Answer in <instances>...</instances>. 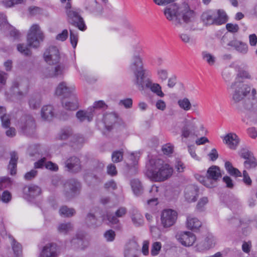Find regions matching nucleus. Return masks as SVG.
I'll return each instance as SVG.
<instances>
[{"instance_id": "obj_1", "label": "nucleus", "mask_w": 257, "mask_h": 257, "mask_svg": "<svg viewBox=\"0 0 257 257\" xmlns=\"http://www.w3.org/2000/svg\"><path fill=\"white\" fill-rule=\"evenodd\" d=\"M235 70L237 72L236 76L234 81L230 85V88L232 89L231 100L232 102L238 103L246 98L253 88L249 84L243 83L241 79L251 80L253 77L246 68L236 66Z\"/></svg>"}, {"instance_id": "obj_2", "label": "nucleus", "mask_w": 257, "mask_h": 257, "mask_svg": "<svg viewBox=\"0 0 257 257\" xmlns=\"http://www.w3.org/2000/svg\"><path fill=\"white\" fill-rule=\"evenodd\" d=\"M166 18L176 27H184L193 17L194 11L188 5L184 3L180 6L176 4L166 7L164 10Z\"/></svg>"}, {"instance_id": "obj_3", "label": "nucleus", "mask_w": 257, "mask_h": 257, "mask_svg": "<svg viewBox=\"0 0 257 257\" xmlns=\"http://www.w3.org/2000/svg\"><path fill=\"white\" fill-rule=\"evenodd\" d=\"M44 39V34L40 30L39 26L34 24L30 29L27 35V45L19 44L17 45V50L25 56H30L32 54V52L28 46L37 48L40 46V43L43 41Z\"/></svg>"}, {"instance_id": "obj_4", "label": "nucleus", "mask_w": 257, "mask_h": 257, "mask_svg": "<svg viewBox=\"0 0 257 257\" xmlns=\"http://www.w3.org/2000/svg\"><path fill=\"white\" fill-rule=\"evenodd\" d=\"M148 169V176L156 182L164 181L172 174L173 170L168 164L160 159H151Z\"/></svg>"}, {"instance_id": "obj_5", "label": "nucleus", "mask_w": 257, "mask_h": 257, "mask_svg": "<svg viewBox=\"0 0 257 257\" xmlns=\"http://www.w3.org/2000/svg\"><path fill=\"white\" fill-rule=\"evenodd\" d=\"M130 69L134 75V82L140 90L144 89V79L150 73L144 66L143 58L139 52H135L131 60Z\"/></svg>"}, {"instance_id": "obj_6", "label": "nucleus", "mask_w": 257, "mask_h": 257, "mask_svg": "<svg viewBox=\"0 0 257 257\" xmlns=\"http://www.w3.org/2000/svg\"><path fill=\"white\" fill-rule=\"evenodd\" d=\"M256 90L253 88L251 91V97L244 98L238 103L232 102L236 108L241 112L246 111V117L248 121L253 123H257V99Z\"/></svg>"}, {"instance_id": "obj_7", "label": "nucleus", "mask_w": 257, "mask_h": 257, "mask_svg": "<svg viewBox=\"0 0 257 257\" xmlns=\"http://www.w3.org/2000/svg\"><path fill=\"white\" fill-rule=\"evenodd\" d=\"M201 20L205 26L220 25L227 20L225 12L222 10H218L217 12L211 11L204 12L201 16Z\"/></svg>"}, {"instance_id": "obj_8", "label": "nucleus", "mask_w": 257, "mask_h": 257, "mask_svg": "<svg viewBox=\"0 0 257 257\" xmlns=\"http://www.w3.org/2000/svg\"><path fill=\"white\" fill-rule=\"evenodd\" d=\"M65 13L67 17L68 22L81 31L86 29L83 19L80 15V10L76 8H72L70 3H67L65 7Z\"/></svg>"}, {"instance_id": "obj_9", "label": "nucleus", "mask_w": 257, "mask_h": 257, "mask_svg": "<svg viewBox=\"0 0 257 257\" xmlns=\"http://www.w3.org/2000/svg\"><path fill=\"white\" fill-rule=\"evenodd\" d=\"M29 87L27 80L17 78L12 81L10 91L12 95L18 99H21L28 94Z\"/></svg>"}, {"instance_id": "obj_10", "label": "nucleus", "mask_w": 257, "mask_h": 257, "mask_svg": "<svg viewBox=\"0 0 257 257\" xmlns=\"http://www.w3.org/2000/svg\"><path fill=\"white\" fill-rule=\"evenodd\" d=\"M197 118L191 117L190 119H185L181 127V137L190 140H194L198 136V127L196 124Z\"/></svg>"}, {"instance_id": "obj_11", "label": "nucleus", "mask_w": 257, "mask_h": 257, "mask_svg": "<svg viewBox=\"0 0 257 257\" xmlns=\"http://www.w3.org/2000/svg\"><path fill=\"white\" fill-rule=\"evenodd\" d=\"M19 125L21 132L25 135L32 136L36 133V122L31 115H27L22 117Z\"/></svg>"}, {"instance_id": "obj_12", "label": "nucleus", "mask_w": 257, "mask_h": 257, "mask_svg": "<svg viewBox=\"0 0 257 257\" xmlns=\"http://www.w3.org/2000/svg\"><path fill=\"white\" fill-rule=\"evenodd\" d=\"M208 183V188H213L217 185V182L222 177L221 171L219 167L213 165L209 167L206 174Z\"/></svg>"}, {"instance_id": "obj_13", "label": "nucleus", "mask_w": 257, "mask_h": 257, "mask_svg": "<svg viewBox=\"0 0 257 257\" xmlns=\"http://www.w3.org/2000/svg\"><path fill=\"white\" fill-rule=\"evenodd\" d=\"M43 58L47 63L54 65L59 62L60 54L59 49L56 46H50L45 50Z\"/></svg>"}, {"instance_id": "obj_14", "label": "nucleus", "mask_w": 257, "mask_h": 257, "mask_svg": "<svg viewBox=\"0 0 257 257\" xmlns=\"http://www.w3.org/2000/svg\"><path fill=\"white\" fill-rule=\"evenodd\" d=\"M64 188L66 197L71 198L80 192L81 185L77 180L71 179L65 184Z\"/></svg>"}, {"instance_id": "obj_15", "label": "nucleus", "mask_w": 257, "mask_h": 257, "mask_svg": "<svg viewBox=\"0 0 257 257\" xmlns=\"http://www.w3.org/2000/svg\"><path fill=\"white\" fill-rule=\"evenodd\" d=\"M177 212L172 209H166L163 210L161 215V224L165 228L172 226L177 219Z\"/></svg>"}, {"instance_id": "obj_16", "label": "nucleus", "mask_w": 257, "mask_h": 257, "mask_svg": "<svg viewBox=\"0 0 257 257\" xmlns=\"http://www.w3.org/2000/svg\"><path fill=\"white\" fill-rule=\"evenodd\" d=\"M176 238L185 246L192 245L196 239L195 235L190 231H179L177 233Z\"/></svg>"}, {"instance_id": "obj_17", "label": "nucleus", "mask_w": 257, "mask_h": 257, "mask_svg": "<svg viewBox=\"0 0 257 257\" xmlns=\"http://www.w3.org/2000/svg\"><path fill=\"white\" fill-rule=\"evenodd\" d=\"M75 88L73 85H67L65 82H62L59 84L55 91V94L61 96L62 99H64L74 95L75 93Z\"/></svg>"}, {"instance_id": "obj_18", "label": "nucleus", "mask_w": 257, "mask_h": 257, "mask_svg": "<svg viewBox=\"0 0 257 257\" xmlns=\"http://www.w3.org/2000/svg\"><path fill=\"white\" fill-rule=\"evenodd\" d=\"M140 253V247L136 240L128 242L124 250V257H138Z\"/></svg>"}, {"instance_id": "obj_19", "label": "nucleus", "mask_w": 257, "mask_h": 257, "mask_svg": "<svg viewBox=\"0 0 257 257\" xmlns=\"http://www.w3.org/2000/svg\"><path fill=\"white\" fill-rule=\"evenodd\" d=\"M59 254V248L55 243H49L43 247L39 257H56Z\"/></svg>"}, {"instance_id": "obj_20", "label": "nucleus", "mask_w": 257, "mask_h": 257, "mask_svg": "<svg viewBox=\"0 0 257 257\" xmlns=\"http://www.w3.org/2000/svg\"><path fill=\"white\" fill-rule=\"evenodd\" d=\"M61 102L63 107L67 111H75L79 108L78 98L76 94L69 97L62 99Z\"/></svg>"}, {"instance_id": "obj_21", "label": "nucleus", "mask_w": 257, "mask_h": 257, "mask_svg": "<svg viewBox=\"0 0 257 257\" xmlns=\"http://www.w3.org/2000/svg\"><path fill=\"white\" fill-rule=\"evenodd\" d=\"M65 167L71 172H78L81 169L80 159L75 156L70 157L65 162Z\"/></svg>"}, {"instance_id": "obj_22", "label": "nucleus", "mask_w": 257, "mask_h": 257, "mask_svg": "<svg viewBox=\"0 0 257 257\" xmlns=\"http://www.w3.org/2000/svg\"><path fill=\"white\" fill-rule=\"evenodd\" d=\"M126 209L125 207H120L115 211L114 214H107V219L112 225H116V227L118 228L120 226L119 221L117 217H123L126 214Z\"/></svg>"}, {"instance_id": "obj_23", "label": "nucleus", "mask_w": 257, "mask_h": 257, "mask_svg": "<svg viewBox=\"0 0 257 257\" xmlns=\"http://www.w3.org/2000/svg\"><path fill=\"white\" fill-rule=\"evenodd\" d=\"M198 195V189L194 185L187 186L184 190L185 199L189 202H195Z\"/></svg>"}, {"instance_id": "obj_24", "label": "nucleus", "mask_w": 257, "mask_h": 257, "mask_svg": "<svg viewBox=\"0 0 257 257\" xmlns=\"http://www.w3.org/2000/svg\"><path fill=\"white\" fill-rule=\"evenodd\" d=\"M223 141L230 149L235 150L239 144V139L235 134L229 133L224 137Z\"/></svg>"}, {"instance_id": "obj_25", "label": "nucleus", "mask_w": 257, "mask_h": 257, "mask_svg": "<svg viewBox=\"0 0 257 257\" xmlns=\"http://www.w3.org/2000/svg\"><path fill=\"white\" fill-rule=\"evenodd\" d=\"M230 47L234 49L238 53L244 55L247 54L248 52V46L247 43L234 39V41L230 43Z\"/></svg>"}, {"instance_id": "obj_26", "label": "nucleus", "mask_w": 257, "mask_h": 257, "mask_svg": "<svg viewBox=\"0 0 257 257\" xmlns=\"http://www.w3.org/2000/svg\"><path fill=\"white\" fill-rule=\"evenodd\" d=\"M92 108H88L87 110H79L76 113V117L79 122H82L85 120L91 121L93 117Z\"/></svg>"}, {"instance_id": "obj_27", "label": "nucleus", "mask_w": 257, "mask_h": 257, "mask_svg": "<svg viewBox=\"0 0 257 257\" xmlns=\"http://www.w3.org/2000/svg\"><path fill=\"white\" fill-rule=\"evenodd\" d=\"M150 88L154 93L160 97H164V93L162 92L161 86L158 83H153L150 79L144 80V88Z\"/></svg>"}, {"instance_id": "obj_28", "label": "nucleus", "mask_w": 257, "mask_h": 257, "mask_svg": "<svg viewBox=\"0 0 257 257\" xmlns=\"http://www.w3.org/2000/svg\"><path fill=\"white\" fill-rule=\"evenodd\" d=\"M215 244V238L212 235L207 236L204 241L200 242L197 244V247L201 250L208 249L214 246Z\"/></svg>"}, {"instance_id": "obj_29", "label": "nucleus", "mask_w": 257, "mask_h": 257, "mask_svg": "<svg viewBox=\"0 0 257 257\" xmlns=\"http://www.w3.org/2000/svg\"><path fill=\"white\" fill-rule=\"evenodd\" d=\"M24 193L30 197L35 198L39 196L41 193V188L37 185H31L24 188Z\"/></svg>"}, {"instance_id": "obj_30", "label": "nucleus", "mask_w": 257, "mask_h": 257, "mask_svg": "<svg viewBox=\"0 0 257 257\" xmlns=\"http://www.w3.org/2000/svg\"><path fill=\"white\" fill-rule=\"evenodd\" d=\"M41 116L44 120H51L54 116L53 106L50 105L44 106L41 109Z\"/></svg>"}, {"instance_id": "obj_31", "label": "nucleus", "mask_w": 257, "mask_h": 257, "mask_svg": "<svg viewBox=\"0 0 257 257\" xmlns=\"http://www.w3.org/2000/svg\"><path fill=\"white\" fill-rule=\"evenodd\" d=\"M11 159L8 165V169L11 175H14L17 173V165L18 160L17 153L15 152L11 153Z\"/></svg>"}, {"instance_id": "obj_32", "label": "nucleus", "mask_w": 257, "mask_h": 257, "mask_svg": "<svg viewBox=\"0 0 257 257\" xmlns=\"http://www.w3.org/2000/svg\"><path fill=\"white\" fill-rule=\"evenodd\" d=\"M9 238L11 240V243L14 253L16 257H21L22 254V245L11 235H9Z\"/></svg>"}, {"instance_id": "obj_33", "label": "nucleus", "mask_w": 257, "mask_h": 257, "mask_svg": "<svg viewBox=\"0 0 257 257\" xmlns=\"http://www.w3.org/2000/svg\"><path fill=\"white\" fill-rule=\"evenodd\" d=\"M202 223L196 217H188L187 219V226L191 230L198 229L201 227Z\"/></svg>"}, {"instance_id": "obj_34", "label": "nucleus", "mask_w": 257, "mask_h": 257, "mask_svg": "<svg viewBox=\"0 0 257 257\" xmlns=\"http://www.w3.org/2000/svg\"><path fill=\"white\" fill-rule=\"evenodd\" d=\"M131 185L134 194L140 196L143 191V188L141 182L138 179H133L131 181Z\"/></svg>"}, {"instance_id": "obj_35", "label": "nucleus", "mask_w": 257, "mask_h": 257, "mask_svg": "<svg viewBox=\"0 0 257 257\" xmlns=\"http://www.w3.org/2000/svg\"><path fill=\"white\" fill-rule=\"evenodd\" d=\"M6 109L3 106H0V118L3 127L7 128L10 125V116L6 113Z\"/></svg>"}, {"instance_id": "obj_36", "label": "nucleus", "mask_w": 257, "mask_h": 257, "mask_svg": "<svg viewBox=\"0 0 257 257\" xmlns=\"http://www.w3.org/2000/svg\"><path fill=\"white\" fill-rule=\"evenodd\" d=\"M132 220L136 226H140L143 225L144 222L143 216L137 210H134L131 216Z\"/></svg>"}, {"instance_id": "obj_37", "label": "nucleus", "mask_w": 257, "mask_h": 257, "mask_svg": "<svg viewBox=\"0 0 257 257\" xmlns=\"http://www.w3.org/2000/svg\"><path fill=\"white\" fill-rule=\"evenodd\" d=\"M85 8L92 13L98 12L100 9V5L96 0H86Z\"/></svg>"}, {"instance_id": "obj_38", "label": "nucleus", "mask_w": 257, "mask_h": 257, "mask_svg": "<svg viewBox=\"0 0 257 257\" xmlns=\"http://www.w3.org/2000/svg\"><path fill=\"white\" fill-rule=\"evenodd\" d=\"M224 166L226 170L231 176L235 177H241L242 176L241 173L238 170V169L233 167L232 164L230 162H226L225 163Z\"/></svg>"}, {"instance_id": "obj_39", "label": "nucleus", "mask_w": 257, "mask_h": 257, "mask_svg": "<svg viewBox=\"0 0 257 257\" xmlns=\"http://www.w3.org/2000/svg\"><path fill=\"white\" fill-rule=\"evenodd\" d=\"M84 142V138L78 135H74L71 140V146L74 149L80 148Z\"/></svg>"}, {"instance_id": "obj_40", "label": "nucleus", "mask_w": 257, "mask_h": 257, "mask_svg": "<svg viewBox=\"0 0 257 257\" xmlns=\"http://www.w3.org/2000/svg\"><path fill=\"white\" fill-rule=\"evenodd\" d=\"M157 76L159 80L165 81L168 78L169 70L163 67H159L156 70Z\"/></svg>"}, {"instance_id": "obj_41", "label": "nucleus", "mask_w": 257, "mask_h": 257, "mask_svg": "<svg viewBox=\"0 0 257 257\" xmlns=\"http://www.w3.org/2000/svg\"><path fill=\"white\" fill-rule=\"evenodd\" d=\"M104 123L107 130L110 131L112 127V124L116 121V117L114 114L110 113L104 116Z\"/></svg>"}, {"instance_id": "obj_42", "label": "nucleus", "mask_w": 257, "mask_h": 257, "mask_svg": "<svg viewBox=\"0 0 257 257\" xmlns=\"http://www.w3.org/2000/svg\"><path fill=\"white\" fill-rule=\"evenodd\" d=\"M59 213L61 216L69 217L75 214V211L73 208H70L66 206H63L59 209Z\"/></svg>"}, {"instance_id": "obj_43", "label": "nucleus", "mask_w": 257, "mask_h": 257, "mask_svg": "<svg viewBox=\"0 0 257 257\" xmlns=\"http://www.w3.org/2000/svg\"><path fill=\"white\" fill-rule=\"evenodd\" d=\"M29 105L31 108L37 109L39 108L41 104V98L39 95H35L32 96L29 101Z\"/></svg>"}, {"instance_id": "obj_44", "label": "nucleus", "mask_w": 257, "mask_h": 257, "mask_svg": "<svg viewBox=\"0 0 257 257\" xmlns=\"http://www.w3.org/2000/svg\"><path fill=\"white\" fill-rule=\"evenodd\" d=\"M178 104L181 108L185 111L190 110L192 107V105L187 98L179 99L178 101Z\"/></svg>"}, {"instance_id": "obj_45", "label": "nucleus", "mask_w": 257, "mask_h": 257, "mask_svg": "<svg viewBox=\"0 0 257 257\" xmlns=\"http://www.w3.org/2000/svg\"><path fill=\"white\" fill-rule=\"evenodd\" d=\"M202 57L203 59L206 61L210 65H214L215 62L216 58L207 51H203L202 52Z\"/></svg>"}, {"instance_id": "obj_46", "label": "nucleus", "mask_w": 257, "mask_h": 257, "mask_svg": "<svg viewBox=\"0 0 257 257\" xmlns=\"http://www.w3.org/2000/svg\"><path fill=\"white\" fill-rule=\"evenodd\" d=\"M244 166L246 169H254L257 167V160L254 156L252 157L244 162Z\"/></svg>"}, {"instance_id": "obj_47", "label": "nucleus", "mask_w": 257, "mask_h": 257, "mask_svg": "<svg viewBox=\"0 0 257 257\" xmlns=\"http://www.w3.org/2000/svg\"><path fill=\"white\" fill-rule=\"evenodd\" d=\"M64 67L62 65H58L52 70V73L46 75L47 77L58 76L63 74Z\"/></svg>"}, {"instance_id": "obj_48", "label": "nucleus", "mask_w": 257, "mask_h": 257, "mask_svg": "<svg viewBox=\"0 0 257 257\" xmlns=\"http://www.w3.org/2000/svg\"><path fill=\"white\" fill-rule=\"evenodd\" d=\"M73 226L71 223H61L58 227V230L60 233L66 234L71 231Z\"/></svg>"}, {"instance_id": "obj_49", "label": "nucleus", "mask_w": 257, "mask_h": 257, "mask_svg": "<svg viewBox=\"0 0 257 257\" xmlns=\"http://www.w3.org/2000/svg\"><path fill=\"white\" fill-rule=\"evenodd\" d=\"M123 152L122 150L115 151L112 152L111 159L113 163H118L123 159Z\"/></svg>"}, {"instance_id": "obj_50", "label": "nucleus", "mask_w": 257, "mask_h": 257, "mask_svg": "<svg viewBox=\"0 0 257 257\" xmlns=\"http://www.w3.org/2000/svg\"><path fill=\"white\" fill-rule=\"evenodd\" d=\"M73 131L70 128H67L62 130L60 135L59 138L61 140H67L68 138L72 135Z\"/></svg>"}, {"instance_id": "obj_51", "label": "nucleus", "mask_w": 257, "mask_h": 257, "mask_svg": "<svg viewBox=\"0 0 257 257\" xmlns=\"http://www.w3.org/2000/svg\"><path fill=\"white\" fill-rule=\"evenodd\" d=\"M106 106L105 103L103 100H98L95 101L92 106L89 107L92 108L93 115L96 113L97 109L103 108Z\"/></svg>"}, {"instance_id": "obj_52", "label": "nucleus", "mask_w": 257, "mask_h": 257, "mask_svg": "<svg viewBox=\"0 0 257 257\" xmlns=\"http://www.w3.org/2000/svg\"><path fill=\"white\" fill-rule=\"evenodd\" d=\"M97 219L95 216L92 213H88L86 216L85 222L89 226H95L96 224Z\"/></svg>"}, {"instance_id": "obj_53", "label": "nucleus", "mask_w": 257, "mask_h": 257, "mask_svg": "<svg viewBox=\"0 0 257 257\" xmlns=\"http://www.w3.org/2000/svg\"><path fill=\"white\" fill-rule=\"evenodd\" d=\"M162 244L160 242H155L153 243L151 253L152 255H157L159 253V252L161 249Z\"/></svg>"}, {"instance_id": "obj_54", "label": "nucleus", "mask_w": 257, "mask_h": 257, "mask_svg": "<svg viewBox=\"0 0 257 257\" xmlns=\"http://www.w3.org/2000/svg\"><path fill=\"white\" fill-rule=\"evenodd\" d=\"M234 41V39L231 40V35L228 33H225L221 39V43L222 45L226 44L229 47H230V43Z\"/></svg>"}, {"instance_id": "obj_55", "label": "nucleus", "mask_w": 257, "mask_h": 257, "mask_svg": "<svg viewBox=\"0 0 257 257\" xmlns=\"http://www.w3.org/2000/svg\"><path fill=\"white\" fill-rule=\"evenodd\" d=\"M11 179L8 177H3L0 179V189L3 190L11 185Z\"/></svg>"}, {"instance_id": "obj_56", "label": "nucleus", "mask_w": 257, "mask_h": 257, "mask_svg": "<svg viewBox=\"0 0 257 257\" xmlns=\"http://www.w3.org/2000/svg\"><path fill=\"white\" fill-rule=\"evenodd\" d=\"M233 76V72L228 69H225L222 73V78L225 82H228L232 79Z\"/></svg>"}, {"instance_id": "obj_57", "label": "nucleus", "mask_w": 257, "mask_h": 257, "mask_svg": "<svg viewBox=\"0 0 257 257\" xmlns=\"http://www.w3.org/2000/svg\"><path fill=\"white\" fill-rule=\"evenodd\" d=\"M239 154L241 158L245 160H247L254 156L253 153L247 148L241 149Z\"/></svg>"}, {"instance_id": "obj_58", "label": "nucleus", "mask_w": 257, "mask_h": 257, "mask_svg": "<svg viewBox=\"0 0 257 257\" xmlns=\"http://www.w3.org/2000/svg\"><path fill=\"white\" fill-rule=\"evenodd\" d=\"M12 199V195L11 193L7 191H4L2 194L1 195V200L5 203H8L10 202Z\"/></svg>"}, {"instance_id": "obj_59", "label": "nucleus", "mask_w": 257, "mask_h": 257, "mask_svg": "<svg viewBox=\"0 0 257 257\" xmlns=\"http://www.w3.org/2000/svg\"><path fill=\"white\" fill-rule=\"evenodd\" d=\"M208 202V198L206 197H203L201 198L198 201L197 206L196 209L200 211H202L204 210V206Z\"/></svg>"}, {"instance_id": "obj_60", "label": "nucleus", "mask_w": 257, "mask_h": 257, "mask_svg": "<svg viewBox=\"0 0 257 257\" xmlns=\"http://www.w3.org/2000/svg\"><path fill=\"white\" fill-rule=\"evenodd\" d=\"M70 39L73 48H75L78 42V35L71 30H70Z\"/></svg>"}, {"instance_id": "obj_61", "label": "nucleus", "mask_w": 257, "mask_h": 257, "mask_svg": "<svg viewBox=\"0 0 257 257\" xmlns=\"http://www.w3.org/2000/svg\"><path fill=\"white\" fill-rule=\"evenodd\" d=\"M226 29L228 32L232 33H236L239 30V26L237 24H233L232 23H228L226 25Z\"/></svg>"}, {"instance_id": "obj_62", "label": "nucleus", "mask_w": 257, "mask_h": 257, "mask_svg": "<svg viewBox=\"0 0 257 257\" xmlns=\"http://www.w3.org/2000/svg\"><path fill=\"white\" fill-rule=\"evenodd\" d=\"M104 236L107 241H111L114 240L115 234L114 231L110 229L105 232Z\"/></svg>"}, {"instance_id": "obj_63", "label": "nucleus", "mask_w": 257, "mask_h": 257, "mask_svg": "<svg viewBox=\"0 0 257 257\" xmlns=\"http://www.w3.org/2000/svg\"><path fill=\"white\" fill-rule=\"evenodd\" d=\"M162 150L165 155H169L173 153V147L169 144H166L162 147Z\"/></svg>"}, {"instance_id": "obj_64", "label": "nucleus", "mask_w": 257, "mask_h": 257, "mask_svg": "<svg viewBox=\"0 0 257 257\" xmlns=\"http://www.w3.org/2000/svg\"><path fill=\"white\" fill-rule=\"evenodd\" d=\"M107 173L110 176H115L117 174V170L114 165L110 164L107 167Z\"/></svg>"}]
</instances>
